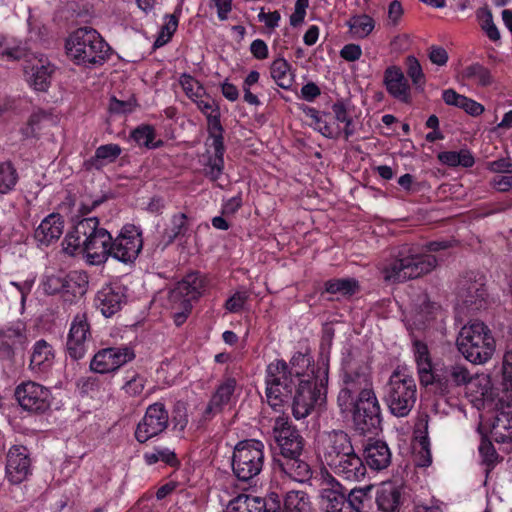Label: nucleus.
Segmentation results:
<instances>
[{"label": "nucleus", "instance_id": "38", "mask_svg": "<svg viewBox=\"0 0 512 512\" xmlns=\"http://www.w3.org/2000/svg\"><path fill=\"white\" fill-rule=\"evenodd\" d=\"M270 74L274 82L282 89L288 90L294 82V74L291 71L289 62L279 57L270 66Z\"/></svg>", "mask_w": 512, "mask_h": 512}, {"label": "nucleus", "instance_id": "5", "mask_svg": "<svg viewBox=\"0 0 512 512\" xmlns=\"http://www.w3.org/2000/svg\"><path fill=\"white\" fill-rule=\"evenodd\" d=\"M456 344L459 352L475 364L488 361L495 350V340L490 329L480 321H473L463 326Z\"/></svg>", "mask_w": 512, "mask_h": 512}, {"label": "nucleus", "instance_id": "16", "mask_svg": "<svg viewBox=\"0 0 512 512\" xmlns=\"http://www.w3.org/2000/svg\"><path fill=\"white\" fill-rule=\"evenodd\" d=\"M92 340L91 326L85 312L77 313L70 324L67 335L66 351L73 360L82 359L89 349Z\"/></svg>", "mask_w": 512, "mask_h": 512}, {"label": "nucleus", "instance_id": "17", "mask_svg": "<svg viewBox=\"0 0 512 512\" xmlns=\"http://www.w3.org/2000/svg\"><path fill=\"white\" fill-rule=\"evenodd\" d=\"M135 358V353L128 346L108 347L99 350L90 362V369L99 374L111 373L118 370Z\"/></svg>", "mask_w": 512, "mask_h": 512}, {"label": "nucleus", "instance_id": "50", "mask_svg": "<svg viewBox=\"0 0 512 512\" xmlns=\"http://www.w3.org/2000/svg\"><path fill=\"white\" fill-rule=\"evenodd\" d=\"M180 85L185 92L186 96L195 102L197 99L206 96V90L203 85L189 74H182L180 76Z\"/></svg>", "mask_w": 512, "mask_h": 512}, {"label": "nucleus", "instance_id": "41", "mask_svg": "<svg viewBox=\"0 0 512 512\" xmlns=\"http://www.w3.org/2000/svg\"><path fill=\"white\" fill-rule=\"evenodd\" d=\"M346 25L354 38L364 39L375 28V20L367 14L353 15Z\"/></svg>", "mask_w": 512, "mask_h": 512}, {"label": "nucleus", "instance_id": "23", "mask_svg": "<svg viewBox=\"0 0 512 512\" xmlns=\"http://www.w3.org/2000/svg\"><path fill=\"white\" fill-rule=\"evenodd\" d=\"M126 289L120 284H110L102 287L95 296V306L102 315L111 317L126 303Z\"/></svg>", "mask_w": 512, "mask_h": 512}, {"label": "nucleus", "instance_id": "52", "mask_svg": "<svg viewBox=\"0 0 512 512\" xmlns=\"http://www.w3.org/2000/svg\"><path fill=\"white\" fill-rule=\"evenodd\" d=\"M131 138L139 145L144 146L146 148H156L159 147L162 142L158 141L154 143L155 131L150 125H142L137 127L131 133Z\"/></svg>", "mask_w": 512, "mask_h": 512}, {"label": "nucleus", "instance_id": "54", "mask_svg": "<svg viewBox=\"0 0 512 512\" xmlns=\"http://www.w3.org/2000/svg\"><path fill=\"white\" fill-rule=\"evenodd\" d=\"M406 72L417 89H423L425 76L418 59L412 55L406 58Z\"/></svg>", "mask_w": 512, "mask_h": 512}, {"label": "nucleus", "instance_id": "9", "mask_svg": "<svg viewBox=\"0 0 512 512\" xmlns=\"http://www.w3.org/2000/svg\"><path fill=\"white\" fill-rule=\"evenodd\" d=\"M220 108L206 116L208 139L206 142L207 162L204 173L211 181L218 180L224 171V128L221 124Z\"/></svg>", "mask_w": 512, "mask_h": 512}, {"label": "nucleus", "instance_id": "46", "mask_svg": "<svg viewBox=\"0 0 512 512\" xmlns=\"http://www.w3.org/2000/svg\"><path fill=\"white\" fill-rule=\"evenodd\" d=\"M370 490V487L352 489L349 494L346 495L349 505L348 510H350V512H366V508L369 507L371 502Z\"/></svg>", "mask_w": 512, "mask_h": 512}, {"label": "nucleus", "instance_id": "20", "mask_svg": "<svg viewBox=\"0 0 512 512\" xmlns=\"http://www.w3.org/2000/svg\"><path fill=\"white\" fill-rule=\"evenodd\" d=\"M209 289L208 278L200 272L187 274L181 281L177 282L174 288L169 292V301L198 300Z\"/></svg>", "mask_w": 512, "mask_h": 512}, {"label": "nucleus", "instance_id": "1", "mask_svg": "<svg viewBox=\"0 0 512 512\" xmlns=\"http://www.w3.org/2000/svg\"><path fill=\"white\" fill-rule=\"evenodd\" d=\"M97 217L83 218L69 231L63 242V250L74 255L77 251L84 254L90 265H102L111 255L112 236L110 232L99 226Z\"/></svg>", "mask_w": 512, "mask_h": 512}, {"label": "nucleus", "instance_id": "43", "mask_svg": "<svg viewBox=\"0 0 512 512\" xmlns=\"http://www.w3.org/2000/svg\"><path fill=\"white\" fill-rule=\"evenodd\" d=\"M462 77L482 87L489 86L493 82L490 70L479 63H473L465 67L462 71Z\"/></svg>", "mask_w": 512, "mask_h": 512}, {"label": "nucleus", "instance_id": "45", "mask_svg": "<svg viewBox=\"0 0 512 512\" xmlns=\"http://www.w3.org/2000/svg\"><path fill=\"white\" fill-rule=\"evenodd\" d=\"M438 159L441 163L451 167L462 166L469 168L475 162L473 155L468 150L441 152L438 155Z\"/></svg>", "mask_w": 512, "mask_h": 512}, {"label": "nucleus", "instance_id": "28", "mask_svg": "<svg viewBox=\"0 0 512 512\" xmlns=\"http://www.w3.org/2000/svg\"><path fill=\"white\" fill-rule=\"evenodd\" d=\"M386 89L395 99L409 103L411 100L410 86L400 68L392 66L384 73Z\"/></svg>", "mask_w": 512, "mask_h": 512}, {"label": "nucleus", "instance_id": "19", "mask_svg": "<svg viewBox=\"0 0 512 512\" xmlns=\"http://www.w3.org/2000/svg\"><path fill=\"white\" fill-rule=\"evenodd\" d=\"M433 377L431 385H435L437 391L442 395L450 394L455 388L467 385L473 378L470 371L461 364H452L436 369Z\"/></svg>", "mask_w": 512, "mask_h": 512}, {"label": "nucleus", "instance_id": "56", "mask_svg": "<svg viewBox=\"0 0 512 512\" xmlns=\"http://www.w3.org/2000/svg\"><path fill=\"white\" fill-rule=\"evenodd\" d=\"M19 179L16 168L11 162L2 163V194L14 189Z\"/></svg>", "mask_w": 512, "mask_h": 512}, {"label": "nucleus", "instance_id": "59", "mask_svg": "<svg viewBox=\"0 0 512 512\" xmlns=\"http://www.w3.org/2000/svg\"><path fill=\"white\" fill-rule=\"evenodd\" d=\"M479 454L482 458V462L489 468L493 467L498 460V454L492 442L487 438H482L479 445Z\"/></svg>", "mask_w": 512, "mask_h": 512}, {"label": "nucleus", "instance_id": "25", "mask_svg": "<svg viewBox=\"0 0 512 512\" xmlns=\"http://www.w3.org/2000/svg\"><path fill=\"white\" fill-rule=\"evenodd\" d=\"M237 386L235 378L228 377L224 379L216 388L211 396L204 412L205 420L212 419L216 414L220 413L226 405H228L234 395Z\"/></svg>", "mask_w": 512, "mask_h": 512}, {"label": "nucleus", "instance_id": "51", "mask_svg": "<svg viewBox=\"0 0 512 512\" xmlns=\"http://www.w3.org/2000/svg\"><path fill=\"white\" fill-rule=\"evenodd\" d=\"M332 111L334 113L335 119L339 123H344V129L341 131L343 133L344 138L348 140L355 133V127L352 120V117L349 115L347 108L344 103L337 102L333 104Z\"/></svg>", "mask_w": 512, "mask_h": 512}, {"label": "nucleus", "instance_id": "8", "mask_svg": "<svg viewBox=\"0 0 512 512\" xmlns=\"http://www.w3.org/2000/svg\"><path fill=\"white\" fill-rule=\"evenodd\" d=\"M264 444L260 440L249 439L237 443L232 455V471L243 482L250 481L260 474L265 461Z\"/></svg>", "mask_w": 512, "mask_h": 512}, {"label": "nucleus", "instance_id": "37", "mask_svg": "<svg viewBox=\"0 0 512 512\" xmlns=\"http://www.w3.org/2000/svg\"><path fill=\"white\" fill-rule=\"evenodd\" d=\"M54 360V351L52 346L41 339L38 340L33 346V352L30 359V366L32 369L43 371L49 368Z\"/></svg>", "mask_w": 512, "mask_h": 512}, {"label": "nucleus", "instance_id": "7", "mask_svg": "<svg viewBox=\"0 0 512 512\" xmlns=\"http://www.w3.org/2000/svg\"><path fill=\"white\" fill-rule=\"evenodd\" d=\"M374 390L370 368L363 362L348 361L342 369L341 388L337 396L340 409H346L353 399Z\"/></svg>", "mask_w": 512, "mask_h": 512}, {"label": "nucleus", "instance_id": "57", "mask_svg": "<svg viewBox=\"0 0 512 512\" xmlns=\"http://www.w3.org/2000/svg\"><path fill=\"white\" fill-rule=\"evenodd\" d=\"M178 27V18L175 15H167L165 23L161 28L160 34L155 41V46H163L166 44L174 34Z\"/></svg>", "mask_w": 512, "mask_h": 512}, {"label": "nucleus", "instance_id": "30", "mask_svg": "<svg viewBox=\"0 0 512 512\" xmlns=\"http://www.w3.org/2000/svg\"><path fill=\"white\" fill-rule=\"evenodd\" d=\"M413 353L421 384L424 386L432 384L436 369L433 367L428 346L420 340H415L413 342Z\"/></svg>", "mask_w": 512, "mask_h": 512}, {"label": "nucleus", "instance_id": "34", "mask_svg": "<svg viewBox=\"0 0 512 512\" xmlns=\"http://www.w3.org/2000/svg\"><path fill=\"white\" fill-rule=\"evenodd\" d=\"M24 332V324L18 322L13 326L7 328L5 332H2V358H10L16 352H21L24 349L26 343V336Z\"/></svg>", "mask_w": 512, "mask_h": 512}, {"label": "nucleus", "instance_id": "27", "mask_svg": "<svg viewBox=\"0 0 512 512\" xmlns=\"http://www.w3.org/2000/svg\"><path fill=\"white\" fill-rule=\"evenodd\" d=\"M64 218L59 213L47 215L35 229L34 238L40 246H49L59 240L64 231Z\"/></svg>", "mask_w": 512, "mask_h": 512}, {"label": "nucleus", "instance_id": "13", "mask_svg": "<svg viewBox=\"0 0 512 512\" xmlns=\"http://www.w3.org/2000/svg\"><path fill=\"white\" fill-rule=\"evenodd\" d=\"M273 437L280 448L277 458L303 455L304 439L288 417L277 416L272 427Z\"/></svg>", "mask_w": 512, "mask_h": 512}, {"label": "nucleus", "instance_id": "47", "mask_svg": "<svg viewBox=\"0 0 512 512\" xmlns=\"http://www.w3.org/2000/svg\"><path fill=\"white\" fill-rule=\"evenodd\" d=\"M283 512H310L308 495L303 491L287 492Z\"/></svg>", "mask_w": 512, "mask_h": 512}, {"label": "nucleus", "instance_id": "2", "mask_svg": "<svg viewBox=\"0 0 512 512\" xmlns=\"http://www.w3.org/2000/svg\"><path fill=\"white\" fill-rule=\"evenodd\" d=\"M67 56L78 66L96 68L109 58L111 47L92 27H80L72 32L65 44Z\"/></svg>", "mask_w": 512, "mask_h": 512}, {"label": "nucleus", "instance_id": "10", "mask_svg": "<svg viewBox=\"0 0 512 512\" xmlns=\"http://www.w3.org/2000/svg\"><path fill=\"white\" fill-rule=\"evenodd\" d=\"M353 403L342 412H352L355 429L365 434H376L381 425V407L375 391L364 393L353 399Z\"/></svg>", "mask_w": 512, "mask_h": 512}, {"label": "nucleus", "instance_id": "26", "mask_svg": "<svg viewBox=\"0 0 512 512\" xmlns=\"http://www.w3.org/2000/svg\"><path fill=\"white\" fill-rule=\"evenodd\" d=\"M30 469V460L24 447H13L7 454L6 477L13 483L18 484L24 481Z\"/></svg>", "mask_w": 512, "mask_h": 512}, {"label": "nucleus", "instance_id": "58", "mask_svg": "<svg viewBox=\"0 0 512 512\" xmlns=\"http://www.w3.org/2000/svg\"><path fill=\"white\" fill-rule=\"evenodd\" d=\"M32 288V282L24 281L22 283L10 282V286L6 289V293H10L14 300L23 308L25 298Z\"/></svg>", "mask_w": 512, "mask_h": 512}, {"label": "nucleus", "instance_id": "61", "mask_svg": "<svg viewBox=\"0 0 512 512\" xmlns=\"http://www.w3.org/2000/svg\"><path fill=\"white\" fill-rule=\"evenodd\" d=\"M173 311L174 322L177 326L182 325L192 310V304L187 300L183 301H169Z\"/></svg>", "mask_w": 512, "mask_h": 512}, {"label": "nucleus", "instance_id": "15", "mask_svg": "<svg viewBox=\"0 0 512 512\" xmlns=\"http://www.w3.org/2000/svg\"><path fill=\"white\" fill-rule=\"evenodd\" d=\"M143 247L142 233L134 225H125L118 236L111 241L110 257L123 262L132 263L136 260Z\"/></svg>", "mask_w": 512, "mask_h": 512}, {"label": "nucleus", "instance_id": "32", "mask_svg": "<svg viewBox=\"0 0 512 512\" xmlns=\"http://www.w3.org/2000/svg\"><path fill=\"white\" fill-rule=\"evenodd\" d=\"M366 466L373 470L386 469L391 463V451L388 445L380 440L370 442L364 450Z\"/></svg>", "mask_w": 512, "mask_h": 512}, {"label": "nucleus", "instance_id": "18", "mask_svg": "<svg viewBox=\"0 0 512 512\" xmlns=\"http://www.w3.org/2000/svg\"><path fill=\"white\" fill-rule=\"evenodd\" d=\"M14 395L24 410L41 413L50 407L49 389L36 382L28 381L18 385Z\"/></svg>", "mask_w": 512, "mask_h": 512}, {"label": "nucleus", "instance_id": "22", "mask_svg": "<svg viewBox=\"0 0 512 512\" xmlns=\"http://www.w3.org/2000/svg\"><path fill=\"white\" fill-rule=\"evenodd\" d=\"M280 507V498L270 493L267 498L240 494L232 499L225 512H275Z\"/></svg>", "mask_w": 512, "mask_h": 512}, {"label": "nucleus", "instance_id": "29", "mask_svg": "<svg viewBox=\"0 0 512 512\" xmlns=\"http://www.w3.org/2000/svg\"><path fill=\"white\" fill-rule=\"evenodd\" d=\"M275 465L284 475L296 482H306L312 475L310 465L302 456L275 458Z\"/></svg>", "mask_w": 512, "mask_h": 512}, {"label": "nucleus", "instance_id": "49", "mask_svg": "<svg viewBox=\"0 0 512 512\" xmlns=\"http://www.w3.org/2000/svg\"><path fill=\"white\" fill-rule=\"evenodd\" d=\"M51 120V115L43 110H37L33 112L26 124L22 128V134L26 138H32L37 136L38 132L43 128L45 122Z\"/></svg>", "mask_w": 512, "mask_h": 512}, {"label": "nucleus", "instance_id": "3", "mask_svg": "<svg viewBox=\"0 0 512 512\" xmlns=\"http://www.w3.org/2000/svg\"><path fill=\"white\" fill-rule=\"evenodd\" d=\"M436 266L437 258L434 255L419 253L413 247H407L381 268V274L386 282L402 283L426 275Z\"/></svg>", "mask_w": 512, "mask_h": 512}, {"label": "nucleus", "instance_id": "11", "mask_svg": "<svg viewBox=\"0 0 512 512\" xmlns=\"http://www.w3.org/2000/svg\"><path fill=\"white\" fill-rule=\"evenodd\" d=\"M324 378L312 380L310 378L299 380L292 400V414L297 419H304L312 413L316 405L325 401L327 373Z\"/></svg>", "mask_w": 512, "mask_h": 512}, {"label": "nucleus", "instance_id": "31", "mask_svg": "<svg viewBox=\"0 0 512 512\" xmlns=\"http://www.w3.org/2000/svg\"><path fill=\"white\" fill-rule=\"evenodd\" d=\"M332 481L335 485L332 488H324L320 492V506L324 512H350L347 503V496L339 489L341 484L334 478Z\"/></svg>", "mask_w": 512, "mask_h": 512}, {"label": "nucleus", "instance_id": "44", "mask_svg": "<svg viewBox=\"0 0 512 512\" xmlns=\"http://www.w3.org/2000/svg\"><path fill=\"white\" fill-rule=\"evenodd\" d=\"M325 290L330 294L351 296L359 290V282L354 278L331 279L325 282Z\"/></svg>", "mask_w": 512, "mask_h": 512}, {"label": "nucleus", "instance_id": "48", "mask_svg": "<svg viewBox=\"0 0 512 512\" xmlns=\"http://www.w3.org/2000/svg\"><path fill=\"white\" fill-rule=\"evenodd\" d=\"M502 392L503 397L502 400L507 402V405H510L512 402V352H506L503 357V366H502Z\"/></svg>", "mask_w": 512, "mask_h": 512}, {"label": "nucleus", "instance_id": "64", "mask_svg": "<svg viewBox=\"0 0 512 512\" xmlns=\"http://www.w3.org/2000/svg\"><path fill=\"white\" fill-rule=\"evenodd\" d=\"M144 386L145 379L136 374L124 384L123 389L126 394L135 397L142 393Z\"/></svg>", "mask_w": 512, "mask_h": 512}, {"label": "nucleus", "instance_id": "33", "mask_svg": "<svg viewBox=\"0 0 512 512\" xmlns=\"http://www.w3.org/2000/svg\"><path fill=\"white\" fill-rule=\"evenodd\" d=\"M80 278L77 272L66 275L62 271L47 274L42 281L43 290L48 295H54L60 292H70L77 279Z\"/></svg>", "mask_w": 512, "mask_h": 512}, {"label": "nucleus", "instance_id": "62", "mask_svg": "<svg viewBox=\"0 0 512 512\" xmlns=\"http://www.w3.org/2000/svg\"><path fill=\"white\" fill-rule=\"evenodd\" d=\"M312 117L315 119L316 129L327 138H338L341 135L340 129L330 126L317 111H313Z\"/></svg>", "mask_w": 512, "mask_h": 512}, {"label": "nucleus", "instance_id": "53", "mask_svg": "<svg viewBox=\"0 0 512 512\" xmlns=\"http://www.w3.org/2000/svg\"><path fill=\"white\" fill-rule=\"evenodd\" d=\"M144 460L148 465L156 464L159 461L170 466L178 464L176 454L168 448H155L152 452H146L144 454Z\"/></svg>", "mask_w": 512, "mask_h": 512}, {"label": "nucleus", "instance_id": "4", "mask_svg": "<svg viewBox=\"0 0 512 512\" xmlns=\"http://www.w3.org/2000/svg\"><path fill=\"white\" fill-rule=\"evenodd\" d=\"M301 371L289 370V365L282 359H276L266 368V398L269 406L280 411L291 398L296 383L301 380Z\"/></svg>", "mask_w": 512, "mask_h": 512}, {"label": "nucleus", "instance_id": "24", "mask_svg": "<svg viewBox=\"0 0 512 512\" xmlns=\"http://www.w3.org/2000/svg\"><path fill=\"white\" fill-rule=\"evenodd\" d=\"M330 469L336 476L349 482L361 481L367 473L366 464L354 449L331 465Z\"/></svg>", "mask_w": 512, "mask_h": 512}, {"label": "nucleus", "instance_id": "42", "mask_svg": "<svg viewBox=\"0 0 512 512\" xmlns=\"http://www.w3.org/2000/svg\"><path fill=\"white\" fill-rule=\"evenodd\" d=\"M459 297L464 305L472 309H480L486 297V289L478 283H470L466 288H462Z\"/></svg>", "mask_w": 512, "mask_h": 512}, {"label": "nucleus", "instance_id": "14", "mask_svg": "<svg viewBox=\"0 0 512 512\" xmlns=\"http://www.w3.org/2000/svg\"><path fill=\"white\" fill-rule=\"evenodd\" d=\"M168 425L169 413L165 404L155 402L146 408L144 416L138 422L134 433L135 438L139 443H145L162 434Z\"/></svg>", "mask_w": 512, "mask_h": 512}, {"label": "nucleus", "instance_id": "6", "mask_svg": "<svg viewBox=\"0 0 512 512\" xmlns=\"http://www.w3.org/2000/svg\"><path fill=\"white\" fill-rule=\"evenodd\" d=\"M383 400L392 415L408 416L417 400V386L413 376L405 371H393L384 386Z\"/></svg>", "mask_w": 512, "mask_h": 512}, {"label": "nucleus", "instance_id": "55", "mask_svg": "<svg viewBox=\"0 0 512 512\" xmlns=\"http://www.w3.org/2000/svg\"><path fill=\"white\" fill-rule=\"evenodd\" d=\"M478 18L481 20V28L485 31L487 37L492 41L500 39V32L493 22V16L490 10L481 9L477 13Z\"/></svg>", "mask_w": 512, "mask_h": 512}, {"label": "nucleus", "instance_id": "63", "mask_svg": "<svg viewBox=\"0 0 512 512\" xmlns=\"http://www.w3.org/2000/svg\"><path fill=\"white\" fill-rule=\"evenodd\" d=\"M173 428L177 432L183 433L188 425V415L185 406L178 403L173 411L172 416Z\"/></svg>", "mask_w": 512, "mask_h": 512}, {"label": "nucleus", "instance_id": "39", "mask_svg": "<svg viewBox=\"0 0 512 512\" xmlns=\"http://www.w3.org/2000/svg\"><path fill=\"white\" fill-rule=\"evenodd\" d=\"M190 228L189 218L185 213H176L172 215L170 224L163 232L165 244H171L176 238L187 235Z\"/></svg>", "mask_w": 512, "mask_h": 512}, {"label": "nucleus", "instance_id": "36", "mask_svg": "<svg viewBox=\"0 0 512 512\" xmlns=\"http://www.w3.org/2000/svg\"><path fill=\"white\" fill-rule=\"evenodd\" d=\"M122 149L118 144H105L99 146L95 155L85 161V167L88 170H100L104 166L113 163L121 154Z\"/></svg>", "mask_w": 512, "mask_h": 512}, {"label": "nucleus", "instance_id": "60", "mask_svg": "<svg viewBox=\"0 0 512 512\" xmlns=\"http://www.w3.org/2000/svg\"><path fill=\"white\" fill-rule=\"evenodd\" d=\"M249 299V294L247 291H236L232 296H230L225 304L224 308L229 313H239L244 309L245 304Z\"/></svg>", "mask_w": 512, "mask_h": 512}, {"label": "nucleus", "instance_id": "12", "mask_svg": "<svg viewBox=\"0 0 512 512\" xmlns=\"http://www.w3.org/2000/svg\"><path fill=\"white\" fill-rule=\"evenodd\" d=\"M316 449L321 460L330 468L331 465L351 452L354 447L346 432L332 430L318 435Z\"/></svg>", "mask_w": 512, "mask_h": 512}, {"label": "nucleus", "instance_id": "40", "mask_svg": "<svg viewBox=\"0 0 512 512\" xmlns=\"http://www.w3.org/2000/svg\"><path fill=\"white\" fill-rule=\"evenodd\" d=\"M491 434L498 443L512 441V414L499 413L493 421Z\"/></svg>", "mask_w": 512, "mask_h": 512}, {"label": "nucleus", "instance_id": "21", "mask_svg": "<svg viewBox=\"0 0 512 512\" xmlns=\"http://www.w3.org/2000/svg\"><path fill=\"white\" fill-rule=\"evenodd\" d=\"M54 66L44 55H30L25 61L24 73L28 83L37 91H46L50 84Z\"/></svg>", "mask_w": 512, "mask_h": 512}, {"label": "nucleus", "instance_id": "35", "mask_svg": "<svg viewBox=\"0 0 512 512\" xmlns=\"http://www.w3.org/2000/svg\"><path fill=\"white\" fill-rule=\"evenodd\" d=\"M401 503V488L394 483H383L377 490L376 504L382 512H394Z\"/></svg>", "mask_w": 512, "mask_h": 512}]
</instances>
